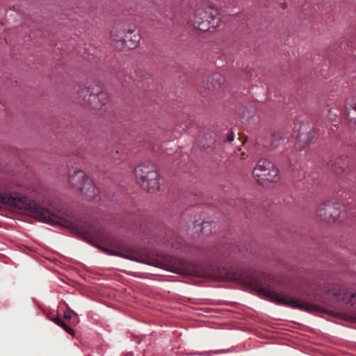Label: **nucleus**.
<instances>
[{
	"label": "nucleus",
	"instance_id": "obj_1",
	"mask_svg": "<svg viewBox=\"0 0 356 356\" xmlns=\"http://www.w3.org/2000/svg\"><path fill=\"white\" fill-rule=\"evenodd\" d=\"M0 204L13 209L27 212L46 223L70 228L86 242H89L87 216L74 213L58 200L50 202L46 208L17 193L0 192Z\"/></svg>",
	"mask_w": 356,
	"mask_h": 356
},
{
	"label": "nucleus",
	"instance_id": "obj_2",
	"mask_svg": "<svg viewBox=\"0 0 356 356\" xmlns=\"http://www.w3.org/2000/svg\"><path fill=\"white\" fill-rule=\"evenodd\" d=\"M255 289L259 295L268 298L279 305L306 312L318 311L319 307L316 303H325L323 298L318 293L304 295L300 298H288L280 296L275 292L271 291L270 289L263 286L261 282L256 283Z\"/></svg>",
	"mask_w": 356,
	"mask_h": 356
},
{
	"label": "nucleus",
	"instance_id": "obj_3",
	"mask_svg": "<svg viewBox=\"0 0 356 356\" xmlns=\"http://www.w3.org/2000/svg\"><path fill=\"white\" fill-rule=\"evenodd\" d=\"M191 20L195 28L201 31H210L219 26L220 17L216 8L209 6L197 9Z\"/></svg>",
	"mask_w": 356,
	"mask_h": 356
},
{
	"label": "nucleus",
	"instance_id": "obj_4",
	"mask_svg": "<svg viewBox=\"0 0 356 356\" xmlns=\"http://www.w3.org/2000/svg\"><path fill=\"white\" fill-rule=\"evenodd\" d=\"M137 182L143 189L154 193L159 189V175L153 164L142 163L135 168Z\"/></svg>",
	"mask_w": 356,
	"mask_h": 356
},
{
	"label": "nucleus",
	"instance_id": "obj_5",
	"mask_svg": "<svg viewBox=\"0 0 356 356\" xmlns=\"http://www.w3.org/2000/svg\"><path fill=\"white\" fill-rule=\"evenodd\" d=\"M254 179L261 186L279 181L278 169L273 163L266 159L258 161L252 171Z\"/></svg>",
	"mask_w": 356,
	"mask_h": 356
},
{
	"label": "nucleus",
	"instance_id": "obj_6",
	"mask_svg": "<svg viewBox=\"0 0 356 356\" xmlns=\"http://www.w3.org/2000/svg\"><path fill=\"white\" fill-rule=\"evenodd\" d=\"M113 41L115 42L116 48L120 50H128L136 48L140 37L136 30L129 29L125 30L113 29L111 33Z\"/></svg>",
	"mask_w": 356,
	"mask_h": 356
},
{
	"label": "nucleus",
	"instance_id": "obj_7",
	"mask_svg": "<svg viewBox=\"0 0 356 356\" xmlns=\"http://www.w3.org/2000/svg\"><path fill=\"white\" fill-rule=\"evenodd\" d=\"M339 204L329 200L322 203L317 209V215L321 220L328 223L341 222L347 216L346 211L339 210Z\"/></svg>",
	"mask_w": 356,
	"mask_h": 356
},
{
	"label": "nucleus",
	"instance_id": "obj_8",
	"mask_svg": "<svg viewBox=\"0 0 356 356\" xmlns=\"http://www.w3.org/2000/svg\"><path fill=\"white\" fill-rule=\"evenodd\" d=\"M244 250L248 251L245 246L240 247L239 245H217L212 246L207 250H202L201 254L206 257H213V255H218L225 259L232 258L235 259L241 256H245L243 253Z\"/></svg>",
	"mask_w": 356,
	"mask_h": 356
},
{
	"label": "nucleus",
	"instance_id": "obj_9",
	"mask_svg": "<svg viewBox=\"0 0 356 356\" xmlns=\"http://www.w3.org/2000/svg\"><path fill=\"white\" fill-rule=\"evenodd\" d=\"M244 250L248 251L245 246L240 247L239 245H217L212 246L207 250H202L201 254L206 257H213V255H218L225 259L232 258L235 259L241 256H245L243 253Z\"/></svg>",
	"mask_w": 356,
	"mask_h": 356
},
{
	"label": "nucleus",
	"instance_id": "obj_10",
	"mask_svg": "<svg viewBox=\"0 0 356 356\" xmlns=\"http://www.w3.org/2000/svg\"><path fill=\"white\" fill-rule=\"evenodd\" d=\"M156 241L164 244L168 248H171L179 252H188V248L185 242L177 233L168 232L159 236Z\"/></svg>",
	"mask_w": 356,
	"mask_h": 356
},
{
	"label": "nucleus",
	"instance_id": "obj_11",
	"mask_svg": "<svg viewBox=\"0 0 356 356\" xmlns=\"http://www.w3.org/2000/svg\"><path fill=\"white\" fill-rule=\"evenodd\" d=\"M211 262H215V266L219 270L222 269L225 271V273L227 275V277L230 279H242L245 277V275L243 270H235L234 269H229L228 264L229 261H228V258H223L218 255H213V257H207Z\"/></svg>",
	"mask_w": 356,
	"mask_h": 356
},
{
	"label": "nucleus",
	"instance_id": "obj_12",
	"mask_svg": "<svg viewBox=\"0 0 356 356\" xmlns=\"http://www.w3.org/2000/svg\"><path fill=\"white\" fill-rule=\"evenodd\" d=\"M314 137L313 127L309 124H302L298 129V133L295 143L296 149L301 151L309 144Z\"/></svg>",
	"mask_w": 356,
	"mask_h": 356
},
{
	"label": "nucleus",
	"instance_id": "obj_13",
	"mask_svg": "<svg viewBox=\"0 0 356 356\" xmlns=\"http://www.w3.org/2000/svg\"><path fill=\"white\" fill-rule=\"evenodd\" d=\"M329 293H332L338 300L345 304H350L356 307V293H351L341 289H332Z\"/></svg>",
	"mask_w": 356,
	"mask_h": 356
},
{
	"label": "nucleus",
	"instance_id": "obj_14",
	"mask_svg": "<svg viewBox=\"0 0 356 356\" xmlns=\"http://www.w3.org/2000/svg\"><path fill=\"white\" fill-rule=\"evenodd\" d=\"M88 180V177L82 170H76L70 177V183L79 191L83 189V185Z\"/></svg>",
	"mask_w": 356,
	"mask_h": 356
},
{
	"label": "nucleus",
	"instance_id": "obj_15",
	"mask_svg": "<svg viewBox=\"0 0 356 356\" xmlns=\"http://www.w3.org/2000/svg\"><path fill=\"white\" fill-rule=\"evenodd\" d=\"M225 82L224 76L218 73H213L207 79V87L209 90H218L221 88V86Z\"/></svg>",
	"mask_w": 356,
	"mask_h": 356
},
{
	"label": "nucleus",
	"instance_id": "obj_16",
	"mask_svg": "<svg viewBox=\"0 0 356 356\" xmlns=\"http://www.w3.org/2000/svg\"><path fill=\"white\" fill-rule=\"evenodd\" d=\"M351 165L352 162L348 156H341L334 163V170L336 173H341L346 171Z\"/></svg>",
	"mask_w": 356,
	"mask_h": 356
},
{
	"label": "nucleus",
	"instance_id": "obj_17",
	"mask_svg": "<svg viewBox=\"0 0 356 356\" xmlns=\"http://www.w3.org/2000/svg\"><path fill=\"white\" fill-rule=\"evenodd\" d=\"M283 142V138L280 133H276L271 135L268 143L265 145L268 149H274Z\"/></svg>",
	"mask_w": 356,
	"mask_h": 356
},
{
	"label": "nucleus",
	"instance_id": "obj_18",
	"mask_svg": "<svg viewBox=\"0 0 356 356\" xmlns=\"http://www.w3.org/2000/svg\"><path fill=\"white\" fill-rule=\"evenodd\" d=\"M89 88L84 87L77 91V102L82 105H87L89 102Z\"/></svg>",
	"mask_w": 356,
	"mask_h": 356
},
{
	"label": "nucleus",
	"instance_id": "obj_19",
	"mask_svg": "<svg viewBox=\"0 0 356 356\" xmlns=\"http://www.w3.org/2000/svg\"><path fill=\"white\" fill-rule=\"evenodd\" d=\"M159 257L161 260V262L166 266H173L177 265L178 263V259L177 258L168 254H161Z\"/></svg>",
	"mask_w": 356,
	"mask_h": 356
},
{
	"label": "nucleus",
	"instance_id": "obj_20",
	"mask_svg": "<svg viewBox=\"0 0 356 356\" xmlns=\"http://www.w3.org/2000/svg\"><path fill=\"white\" fill-rule=\"evenodd\" d=\"M197 229L195 231V232H200L202 234L207 235L211 232L210 227L211 226V225L207 221H204L202 223L200 222L198 225H197Z\"/></svg>",
	"mask_w": 356,
	"mask_h": 356
},
{
	"label": "nucleus",
	"instance_id": "obj_21",
	"mask_svg": "<svg viewBox=\"0 0 356 356\" xmlns=\"http://www.w3.org/2000/svg\"><path fill=\"white\" fill-rule=\"evenodd\" d=\"M96 99L101 102L102 105H106L108 102L107 94L103 92H98L97 95H95L92 102H95Z\"/></svg>",
	"mask_w": 356,
	"mask_h": 356
},
{
	"label": "nucleus",
	"instance_id": "obj_22",
	"mask_svg": "<svg viewBox=\"0 0 356 356\" xmlns=\"http://www.w3.org/2000/svg\"><path fill=\"white\" fill-rule=\"evenodd\" d=\"M103 250L104 252H108L109 254H112V255H120V256H122L124 257H126V258H129V259H133L131 257L128 256V255H124L122 254H119L117 250H109L108 248H104Z\"/></svg>",
	"mask_w": 356,
	"mask_h": 356
},
{
	"label": "nucleus",
	"instance_id": "obj_23",
	"mask_svg": "<svg viewBox=\"0 0 356 356\" xmlns=\"http://www.w3.org/2000/svg\"><path fill=\"white\" fill-rule=\"evenodd\" d=\"M74 315H75V313L71 309H68L64 312V318L65 319H71Z\"/></svg>",
	"mask_w": 356,
	"mask_h": 356
},
{
	"label": "nucleus",
	"instance_id": "obj_24",
	"mask_svg": "<svg viewBox=\"0 0 356 356\" xmlns=\"http://www.w3.org/2000/svg\"><path fill=\"white\" fill-rule=\"evenodd\" d=\"M52 321L56 324L58 325V326L61 327L63 325H65V323L63 322V321L58 316H56V317H54L52 318Z\"/></svg>",
	"mask_w": 356,
	"mask_h": 356
},
{
	"label": "nucleus",
	"instance_id": "obj_25",
	"mask_svg": "<svg viewBox=\"0 0 356 356\" xmlns=\"http://www.w3.org/2000/svg\"><path fill=\"white\" fill-rule=\"evenodd\" d=\"M62 327L68 333L70 334V335H74V330L71 328L70 326L67 325L65 323V325H63Z\"/></svg>",
	"mask_w": 356,
	"mask_h": 356
},
{
	"label": "nucleus",
	"instance_id": "obj_26",
	"mask_svg": "<svg viewBox=\"0 0 356 356\" xmlns=\"http://www.w3.org/2000/svg\"><path fill=\"white\" fill-rule=\"evenodd\" d=\"M91 192L92 193V196L95 197L98 195L99 190H98V188H95V186H93L92 184L90 183V193Z\"/></svg>",
	"mask_w": 356,
	"mask_h": 356
},
{
	"label": "nucleus",
	"instance_id": "obj_27",
	"mask_svg": "<svg viewBox=\"0 0 356 356\" xmlns=\"http://www.w3.org/2000/svg\"><path fill=\"white\" fill-rule=\"evenodd\" d=\"M234 137H235L234 133V132H231V133L227 136V142H232V141H233V140H234Z\"/></svg>",
	"mask_w": 356,
	"mask_h": 356
},
{
	"label": "nucleus",
	"instance_id": "obj_28",
	"mask_svg": "<svg viewBox=\"0 0 356 356\" xmlns=\"http://www.w3.org/2000/svg\"><path fill=\"white\" fill-rule=\"evenodd\" d=\"M346 118L347 119L350 121V122H353V120L352 118H350V113L348 111H347V113H346Z\"/></svg>",
	"mask_w": 356,
	"mask_h": 356
},
{
	"label": "nucleus",
	"instance_id": "obj_29",
	"mask_svg": "<svg viewBox=\"0 0 356 356\" xmlns=\"http://www.w3.org/2000/svg\"><path fill=\"white\" fill-rule=\"evenodd\" d=\"M353 109L356 111V104L353 106Z\"/></svg>",
	"mask_w": 356,
	"mask_h": 356
},
{
	"label": "nucleus",
	"instance_id": "obj_30",
	"mask_svg": "<svg viewBox=\"0 0 356 356\" xmlns=\"http://www.w3.org/2000/svg\"><path fill=\"white\" fill-rule=\"evenodd\" d=\"M124 356H133V355L131 353H128V354L125 355Z\"/></svg>",
	"mask_w": 356,
	"mask_h": 356
},
{
	"label": "nucleus",
	"instance_id": "obj_31",
	"mask_svg": "<svg viewBox=\"0 0 356 356\" xmlns=\"http://www.w3.org/2000/svg\"><path fill=\"white\" fill-rule=\"evenodd\" d=\"M334 127L336 128V129H338L339 128V126L337 124H334Z\"/></svg>",
	"mask_w": 356,
	"mask_h": 356
},
{
	"label": "nucleus",
	"instance_id": "obj_32",
	"mask_svg": "<svg viewBox=\"0 0 356 356\" xmlns=\"http://www.w3.org/2000/svg\"><path fill=\"white\" fill-rule=\"evenodd\" d=\"M354 123L356 124V120L354 121Z\"/></svg>",
	"mask_w": 356,
	"mask_h": 356
}]
</instances>
